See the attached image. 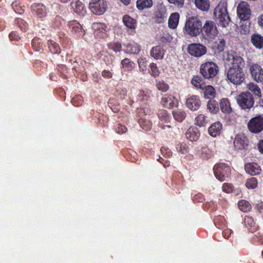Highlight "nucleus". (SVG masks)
I'll use <instances>...</instances> for the list:
<instances>
[{"instance_id": "1", "label": "nucleus", "mask_w": 263, "mask_h": 263, "mask_svg": "<svg viewBox=\"0 0 263 263\" xmlns=\"http://www.w3.org/2000/svg\"><path fill=\"white\" fill-rule=\"evenodd\" d=\"M230 62V66L227 72L228 80L235 85H241L245 80V73L243 69L245 67V61L239 55L229 54L227 58Z\"/></svg>"}, {"instance_id": "2", "label": "nucleus", "mask_w": 263, "mask_h": 263, "mask_svg": "<svg viewBox=\"0 0 263 263\" xmlns=\"http://www.w3.org/2000/svg\"><path fill=\"white\" fill-rule=\"evenodd\" d=\"M202 22L198 16H190L185 21L183 33L191 37L198 36L202 31Z\"/></svg>"}, {"instance_id": "3", "label": "nucleus", "mask_w": 263, "mask_h": 263, "mask_svg": "<svg viewBox=\"0 0 263 263\" xmlns=\"http://www.w3.org/2000/svg\"><path fill=\"white\" fill-rule=\"evenodd\" d=\"M214 14L219 25L223 27L228 26L230 18L228 14L226 3L220 2L215 8Z\"/></svg>"}, {"instance_id": "4", "label": "nucleus", "mask_w": 263, "mask_h": 263, "mask_svg": "<svg viewBox=\"0 0 263 263\" xmlns=\"http://www.w3.org/2000/svg\"><path fill=\"white\" fill-rule=\"evenodd\" d=\"M202 31L201 33L203 39L208 42H212L218 34V30L215 23L210 20L205 22L202 25Z\"/></svg>"}, {"instance_id": "5", "label": "nucleus", "mask_w": 263, "mask_h": 263, "mask_svg": "<svg viewBox=\"0 0 263 263\" xmlns=\"http://www.w3.org/2000/svg\"><path fill=\"white\" fill-rule=\"evenodd\" d=\"M218 71V66L213 62H205L200 67V73L205 79L213 78L217 75Z\"/></svg>"}, {"instance_id": "6", "label": "nucleus", "mask_w": 263, "mask_h": 263, "mask_svg": "<svg viewBox=\"0 0 263 263\" xmlns=\"http://www.w3.org/2000/svg\"><path fill=\"white\" fill-rule=\"evenodd\" d=\"M236 99L237 104L242 109H250L254 106V97L249 92H241L236 96Z\"/></svg>"}, {"instance_id": "7", "label": "nucleus", "mask_w": 263, "mask_h": 263, "mask_svg": "<svg viewBox=\"0 0 263 263\" xmlns=\"http://www.w3.org/2000/svg\"><path fill=\"white\" fill-rule=\"evenodd\" d=\"M213 171L216 178L221 181L227 180L231 174L230 166L224 163H220L215 165Z\"/></svg>"}, {"instance_id": "8", "label": "nucleus", "mask_w": 263, "mask_h": 263, "mask_svg": "<svg viewBox=\"0 0 263 263\" xmlns=\"http://www.w3.org/2000/svg\"><path fill=\"white\" fill-rule=\"evenodd\" d=\"M247 127L252 134H259L263 130V115H258L252 118L248 122Z\"/></svg>"}, {"instance_id": "9", "label": "nucleus", "mask_w": 263, "mask_h": 263, "mask_svg": "<svg viewBox=\"0 0 263 263\" xmlns=\"http://www.w3.org/2000/svg\"><path fill=\"white\" fill-rule=\"evenodd\" d=\"M187 51L191 55L200 58L206 53L207 48L200 43H191L188 45Z\"/></svg>"}, {"instance_id": "10", "label": "nucleus", "mask_w": 263, "mask_h": 263, "mask_svg": "<svg viewBox=\"0 0 263 263\" xmlns=\"http://www.w3.org/2000/svg\"><path fill=\"white\" fill-rule=\"evenodd\" d=\"M89 7L93 13L101 15L106 10L107 4L105 0H91Z\"/></svg>"}, {"instance_id": "11", "label": "nucleus", "mask_w": 263, "mask_h": 263, "mask_svg": "<svg viewBox=\"0 0 263 263\" xmlns=\"http://www.w3.org/2000/svg\"><path fill=\"white\" fill-rule=\"evenodd\" d=\"M251 9L248 3L245 1H241L237 8L238 16L241 20L246 21L250 17Z\"/></svg>"}, {"instance_id": "12", "label": "nucleus", "mask_w": 263, "mask_h": 263, "mask_svg": "<svg viewBox=\"0 0 263 263\" xmlns=\"http://www.w3.org/2000/svg\"><path fill=\"white\" fill-rule=\"evenodd\" d=\"M249 143L248 138L243 133L237 134L234 141V147L238 150L247 149Z\"/></svg>"}, {"instance_id": "13", "label": "nucleus", "mask_w": 263, "mask_h": 263, "mask_svg": "<svg viewBox=\"0 0 263 263\" xmlns=\"http://www.w3.org/2000/svg\"><path fill=\"white\" fill-rule=\"evenodd\" d=\"M31 10L37 17L43 20L47 14V9L42 3H33L31 6Z\"/></svg>"}, {"instance_id": "14", "label": "nucleus", "mask_w": 263, "mask_h": 263, "mask_svg": "<svg viewBox=\"0 0 263 263\" xmlns=\"http://www.w3.org/2000/svg\"><path fill=\"white\" fill-rule=\"evenodd\" d=\"M161 104L165 107L171 109L177 107L178 100L172 95L165 94L161 98Z\"/></svg>"}, {"instance_id": "15", "label": "nucleus", "mask_w": 263, "mask_h": 263, "mask_svg": "<svg viewBox=\"0 0 263 263\" xmlns=\"http://www.w3.org/2000/svg\"><path fill=\"white\" fill-rule=\"evenodd\" d=\"M201 101L198 96L192 95L186 100V105L192 111L197 110L200 107Z\"/></svg>"}, {"instance_id": "16", "label": "nucleus", "mask_w": 263, "mask_h": 263, "mask_svg": "<svg viewBox=\"0 0 263 263\" xmlns=\"http://www.w3.org/2000/svg\"><path fill=\"white\" fill-rule=\"evenodd\" d=\"M250 70L254 79L257 82L263 81V69L257 64H253L250 66Z\"/></svg>"}, {"instance_id": "17", "label": "nucleus", "mask_w": 263, "mask_h": 263, "mask_svg": "<svg viewBox=\"0 0 263 263\" xmlns=\"http://www.w3.org/2000/svg\"><path fill=\"white\" fill-rule=\"evenodd\" d=\"M165 52L163 46L158 45L152 48L150 50V55L155 60H162Z\"/></svg>"}, {"instance_id": "18", "label": "nucleus", "mask_w": 263, "mask_h": 263, "mask_svg": "<svg viewBox=\"0 0 263 263\" xmlns=\"http://www.w3.org/2000/svg\"><path fill=\"white\" fill-rule=\"evenodd\" d=\"M68 26L72 32L78 36H82L85 34V31L80 24L76 20L69 22Z\"/></svg>"}, {"instance_id": "19", "label": "nucleus", "mask_w": 263, "mask_h": 263, "mask_svg": "<svg viewBox=\"0 0 263 263\" xmlns=\"http://www.w3.org/2000/svg\"><path fill=\"white\" fill-rule=\"evenodd\" d=\"M200 135V132L198 128L190 127L185 133V137L191 141H196Z\"/></svg>"}, {"instance_id": "20", "label": "nucleus", "mask_w": 263, "mask_h": 263, "mask_svg": "<svg viewBox=\"0 0 263 263\" xmlns=\"http://www.w3.org/2000/svg\"><path fill=\"white\" fill-rule=\"evenodd\" d=\"M226 46V41L222 38H218L212 43V48L215 53H220L224 51Z\"/></svg>"}, {"instance_id": "21", "label": "nucleus", "mask_w": 263, "mask_h": 263, "mask_svg": "<svg viewBox=\"0 0 263 263\" xmlns=\"http://www.w3.org/2000/svg\"><path fill=\"white\" fill-rule=\"evenodd\" d=\"M167 17L166 10L165 8H159L155 12L154 20L156 23L161 24L164 23Z\"/></svg>"}, {"instance_id": "22", "label": "nucleus", "mask_w": 263, "mask_h": 263, "mask_svg": "<svg viewBox=\"0 0 263 263\" xmlns=\"http://www.w3.org/2000/svg\"><path fill=\"white\" fill-rule=\"evenodd\" d=\"M245 168L246 172L252 176L259 174L261 171L260 166L256 163H247L245 164Z\"/></svg>"}, {"instance_id": "23", "label": "nucleus", "mask_w": 263, "mask_h": 263, "mask_svg": "<svg viewBox=\"0 0 263 263\" xmlns=\"http://www.w3.org/2000/svg\"><path fill=\"white\" fill-rule=\"evenodd\" d=\"M244 223L248 230L251 233L256 231L258 229V226L251 216H246L244 218Z\"/></svg>"}, {"instance_id": "24", "label": "nucleus", "mask_w": 263, "mask_h": 263, "mask_svg": "<svg viewBox=\"0 0 263 263\" xmlns=\"http://www.w3.org/2000/svg\"><path fill=\"white\" fill-rule=\"evenodd\" d=\"M222 125L220 122H216L213 123L209 128L208 132L209 134L215 137L219 135L222 129Z\"/></svg>"}, {"instance_id": "25", "label": "nucleus", "mask_w": 263, "mask_h": 263, "mask_svg": "<svg viewBox=\"0 0 263 263\" xmlns=\"http://www.w3.org/2000/svg\"><path fill=\"white\" fill-rule=\"evenodd\" d=\"M125 48V52L127 53L137 54L141 51V46L135 42L127 44Z\"/></svg>"}, {"instance_id": "26", "label": "nucleus", "mask_w": 263, "mask_h": 263, "mask_svg": "<svg viewBox=\"0 0 263 263\" xmlns=\"http://www.w3.org/2000/svg\"><path fill=\"white\" fill-rule=\"evenodd\" d=\"M220 108L224 114H230L232 111L230 101L227 98H222L220 100Z\"/></svg>"}, {"instance_id": "27", "label": "nucleus", "mask_w": 263, "mask_h": 263, "mask_svg": "<svg viewBox=\"0 0 263 263\" xmlns=\"http://www.w3.org/2000/svg\"><path fill=\"white\" fill-rule=\"evenodd\" d=\"M179 13L174 12L172 13L168 21V27L173 29L176 28L179 23Z\"/></svg>"}, {"instance_id": "28", "label": "nucleus", "mask_w": 263, "mask_h": 263, "mask_svg": "<svg viewBox=\"0 0 263 263\" xmlns=\"http://www.w3.org/2000/svg\"><path fill=\"white\" fill-rule=\"evenodd\" d=\"M204 97L210 100L213 99L216 96V91L214 87L211 85H205L203 87Z\"/></svg>"}, {"instance_id": "29", "label": "nucleus", "mask_w": 263, "mask_h": 263, "mask_svg": "<svg viewBox=\"0 0 263 263\" xmlns=\"http://www.w3.org/2000/svg\"><path fill=\"white\" fill-rule=\"evenodd\" d=\"M251 43L257 49L263 48V36L259 34H253L251 36Z\"/></svg>"}, {"instance_id": "30", "label": "nucleus", "mask_w": 263, "mask_h": 263, "mask_svg": "<svg viewBox=\"0 0 263 263\" xmlns=\"http://www.w3.org/2000/svg\"><path fill=\"white\" fill-rule=\"evenodd\" d=\"M153 5L152 0H137L136 7L139 10L151 8Z\"/></svg>"}, {"instance_id": "31", "label": "nucleus", "mask_w": 263, "mask_h": 263, "mask_svg": "<svg viewBox=\"0 0 263 263\" xmlns=\"http://www.w3.org/2000/svg\"><path fill=\"white\" fill-rule=\"evenodd\" d=\"M172 115L174 119L178 122H182L186 116L185 111L181 109H177L173 110Z\"/></svg>"}, {"instance_id": "32", "label": "nucleus", "mask_w": 263, "mask_h": 263, "mask_svg": "<svg viewBox=\"0 0 263 263\" xmlns=\"http://www.w3.org/2000/svg\"><path fill=\"white\" fill-rule=\"evenodd\" d=\"M124 24L129 29H135L136 28V21L128 15H125L123 17Z\"/></svg>"}, {"instance_id": "33", "label": "nucleus", "mask_w": 263, "mask_h": 263, "mask_svg": "<svg viewBox=\"0 0 263 263\" xmlns=\"http://www.w3.org/2000/svg\"><path fill=\"white\" fill-rule=\"evenodd\" d=\"M151 97V92L148 90H140L137 95L138 101L145 103L148 101Z\"/></svg>"}, {"instance_id": "34", "label": "nucleus", "mask_w": 263, "mask_h": 263, "mask_svg": "<svg viewBox=\"0 0 263 263\" xmlns=\"http://www.w3.org/2000/svg\"><path fill=\"white\" fill-rule=\"evenodd\" d=\"M191 84L197 89H203V87L205 85L202 78L199 76H194L191 80Z\"/></svg>"}, {"instance_id": "35", "label": "nucleus", "mask_w": 263, "mask_h": 263, "mask_svg": "<svg viewBox=\"0 0 263 263\" xmlns=\"http://www.w3.org/2000/svg\"><path fill=\"white\" fill-rule=\"evenodd\" d=\"M207 108L209 111L213 114H217L219 110V105L217 101L214 100H210L208 102Z\"/></svg>"}, {"instance_id": "36", "label": "nucleus", "mask_w": 263, "mask_h": 263, "mask_svg": "<svg viewBox=\"0 0 263 263\" xmlns=\"http://www.w3.org/2000/svg\"><path fill=\"white\" fill-rule=\"evenodd\" d=\"M70 6L77 13H82L84 9V5L79 0H72L70 3Z\"/></svg>"}, {"instance_id": "37", "label": "nucleus", "mask_w": 263, "mask_h": 263, "mask_svg": "<svg viewBox=\"0 0 263 263\" xmlns=\"http://www.w3.org/2000/svg\"><path fill=\"white\" fill-rule=\"evenodd\" d=\"M208 123V117L203 114H199L195 118V124L200 127L205 126Z\"/></svg>"}, {"instance_id": "38", "label": "nucleus", "mask_w": 263, "mask_h": 263, "mask_svg": "<svg viewBox=\"0 0 263 263\" xmlns=\"http://www.w3.org/2000/svg\"><path fill=\"white\" fill-rule=\"evenodd\" d=\"M196 6L202 11H208L210 8L209 0H195Z\"/></svg>"}, {"instance_id": "39", "label": "nucleus", "mask_w": 263, "mask_h": 263, "mask_svg": "<svg viewBox=\"0 0 263 263\" xmlns=\"http://www.w3.org/2000/svg\"><path fill=\"white\" fill-rule=\"evenodd\" d=\"M48 48L52 54H59L61 53V48L59 44L52 40L48 41Z\"/></svg>"}, {"instance_id": "40", "label": "nucleus", "mask_w": 263, "mask_h": 263, "mask_svg": "<svg viewBox=\"0 0 263 263\" xmlns=\"http://www.w3.org/2000/svg\"><path fill=\"white\" fill-rule=\"evenodd\" d=\"M121 63L123 68L127 71L132 70L135 66V63L128 58L122 60Z\"/></svg>"}, {"instance_id": "41", "label": "nucleus", "mask_w": 263, "mask_h": 263, "mask_svg": "<svg viewBox=\"0 0 263 263\" xmlns=\"http://www.w3.org/2000/svg\"><path fill=\"white\" fill-rule=\"evenodd\" d=\"M247 88L257 97L260 98L261 97V90L257 84L250 83L247 85Z\"/></svg>"}, {"instance_id": "42", "label": "nucleus", "mask_w": 263, "mask_h": 263, "mask_svg": "<svg viewBox=\"0 0 263 263\" xmlns=\"http://www.w3.org/2000/svg\"><path fill=\"white\" fill-rule=\"evenodd\" d=\"M175 147L177 152L181 154H186L189 152V147L184 142H180L177 144Z\"/></svg>"}, {"instance_id": "43", "label": "nucleus", "mask_w": 263, "mask_h": 263, "mask_svg": "<svg viewBox=\"0 0 263 263\" xmlns=\"http://www.w3.org/2000/svg\"><path fill=\"white\" fill-rule=\"evenodd\" d=\"M238 206L240 210L243 212H247L251 210V205L250 203L245 200H241L238 201Z\"/></svg>"}, {"instance_id": "44", "label": "nucleus", "mask_w": 263, "mask_h": 263, "mask_svg": "<svg viewBox=\"0 0 263 263\" xmlns=\"http://www.w3.org/2000/svg\"><path fill=\"white\" fill-rule=\"evenodd\" d=\"M158 117L159 119L166 123L170 122L171 116L168 112L165 109H160L158 112Z\"/></svg>"}, {"instance_id": "45", "label": "nucleus", "mask_w": 263, "mask_h": 263, "mask_svg": "<svg viewBox=\"0 0 263 263\" xmlns=\"http://www.w3.org/2000/svg\"><path fill=\"white\" fill-rule=\"evenodd\" d=\"M138 123L141 127L145 130H149L151 129L152 125V122L149 120H146L145 118H141L139 119Z\"/></svg>"}, {"instance_id": "46", "label": "nucleus", "mask_w": 263, "mask_h": 263, "mask_svg": "<svg viewBox=\"0 0 263 263\" xmlns=\"http://www.w3.org/2000/svg\"><path fill=\"white\" fill-rule=\"evenodd\" d=\"M14 23L22 31L26 32L28 30V25L27 23L22 18H16L15 20Z\"/></svg>"}, {"instance_id": "47", "label": "nucleus", "mask_w": 263, "mask_h": 263, "mask_svg": "<svg viewBox=\"0 0 263 263\" xmlns=\"http://www.w3.org/2000/svg\"><path fill=\"white\" fill-rule=\"evenodd\" d=\"M258 184V181L256 178L251 177L247 180L246 186L249 189H255Z\"/></svg>"}, {"instance_id": "48", "label": "nucleus", "mask_w": 263, "mask_h": 263, "mask_svg": "<svg viewBox=\"0 0 263 263\" xmlns=\"http://www.w3.org/2000/svg\"><path fill=\"white\" fill-rule=\"evenodd\" d=\"M11 6L14 11L18 14H23L24 12V7L21 6L18 1H15L12 2Z\"/></svg>"}, {"instance_id": "49", "label": "nucleus", "mask_w": 263, "mask_h": 263, "mask_svg": "<svg viewBox=\"0 0 263 263\" xmlns=\"http://www.w3.org/2000/svg\"><path fill=\"white\" fill-rule=\"evenodd\" d=\"M108 49L116 52H120L122 49V45L119 42H111L107 44Z\"/></svg>"}, {"instance_id": "50", "label": "nucleus", "mask_w": 263, "mask_h": 263, "mask_svg": "<svg viewBox=\"0 0 263 263\" xmlns=\"http://www.w3.org/2000/svg\"><path fill=\"white\" fill-rule=\"evenodd\" d=\"M213 156V152L206 147L201 148V157L205 160L211 158Z\"/></svg>"}, {"instance_id": "51", "label": "nucleus", "mask_w": 263, "mask_h": 263, "mask_svg": "<svg viewBox=\"0 0 263 263\" xmlns=\"http://www.w3.org/2000/svg\"><path fill=\"white\" fill-rule=\"evenodd\" d=\"M92 28L95 32H103V31L105 30L106 27L104 23L96 22L92 24Z\"/></svg>"}, {"instance_id": "52", "label": "nucleus", "mask_w": 263, "mask_h": 263, "mask_svg": "<svg viewBox=\"0 0 263 263\" xmlns=\"http://www.w3.org/2000/svg\"><path fill=\"white\" fill-rule=\"evenodd\" d=\"M156 86L157 88L162 92H166L170 88L168 84L163 81H158Z\"/></svg>"}, {"instance_id": "53", "label": "nucleus", "mask_w": 263, "mask_h": 263, "mask_svg": "<svg viewBox=\"0 0 263 263\" xmlns=\"http://www.w3.org/2000/svg\"><path fill=\"white\" fill-rule=\"evenodd\" d=\"M31 45L33 49L36 51H40L41 48V42L39 38L35 37L32 40Z\"/></svg>"}, {"instance_id": "54", "label": "nucleus", "mask_w": 263, "mask_h": 263, "mask_svg": "<svg viewBox=\"0 0 263 263\" xmlns=\"http://www.w3.org/2000/svg\"><path fill=\"white\" fill-rule=\"evenodd\" d=\"M150 68L151 71V74L152 76L156 77L159 75L160 72L156 64L154 63H151L150 64Z\"/></svg>"}, {"instance_id": "55", "label": "nucleus", "mask_w": 263, "mask_h": 263, "mask_svg": "<svg viewBox=\"0 0 263 263\" xmlns=\"http://www.w3.org/2000/svg\"><path fill=\"white\" fill-rule=\"evenodd\" d=\"M115 130L116 133L119 134H123L127 132V128L125 126L118 123L115 125Z\"/></svg>"}, {"instance_id": "56", "label": "nucleus", "mask_w": 263, "mask_h": 263, "mask_svg": "<svg viewBox=\"0 0 263 263\" xmlns=\"http://www.w3.org/2000/svg\"><path fill=\"white\" fill-rule=\"evenodd\" d=\"M234 190V186L232 183H224L222 186V190L223 192L227 193H230L233 192Z\"/></svg>"}, {"instance_id": "57", "label": "nucleus", "mask_w": 263, "mask_h": 263, "mask_svg": "<svg viewBox=\"0 0 263 263\" xmlns=\"http://www.w3.org/2000/svg\"><path fill=\"white\" fill-rule=\"evenodd\" d=\"M204 197L202 194L198 193L195 195L192 198L193 201L194 203L202 202L204 201Z\"/></svg>"}, {"instance_id": "58", "label": "nucleus", "mask_w": 263, "mask_h": 263, "mask_svg": "<svg viewBox=\"0 0 263 263\" xmlns=\"http://www.w3.org/2000/svg\"><path fill=\"white\" fill-rule=\"evenodd\" d=\"M83 100L80 96H76L72 98V103L74 106H78L82 104Z\"/></svg>"}, {"instance_id": "59", "label": "nucleus", "mask_w": 263, "mask_h": 263, "mask_svg": "<svg viewBox=\"0 0 263 263\" xmlns=\"http://www.w3.org/2000/svg\"><path fill=\"white\" fill-rule=\"evenodd\" d=\"M58 70L60 72L61 77L65 79L67 78L66 75V72L65 71H67V67L63 65H62L61 66H59Z\"/></svg>"}, {"instance_id": "60", "label": "nucleus", "mask_w": 263, "mask_h": 263, "mask_svg": "<svg viewBox=\"0 0 263 263\" xmlns=\"http://www.w3.org/2000/svg\"><path fill=\"white\" fill-rule=\"evenodd\" d=\"M168 2L173 4L179 8L183 7L184 0H168Z\"/></svg>"}, {"instance_id": "61", "label": "nucleus", "mask_w": 263, "mask_h": 263, "mask_svg": "<svg viewBox=\"0 0 263 263\" xmlns=\"http://www.w3.org/2000/svg\"><path fill=\"white\" fill-rule=\"evenodd\" d=\"M9 37L11 41H18L20 39V36L16 31H12L9 34Z\"/></svg>"}, {"instance_id": "62", "label": "nucleus", "mask_w": 263, "mask_h": 263, "mask_svg": "<svg viewBox=\"0 0 263 263\" xmlns=\"http://www.w3.org/2000/svg\"><path fill=\"white\" fill-rule=\"evenodd\" d=\"M232 233V231L231 229H227L222 232V235L225 238L228 239L230 237Z\"/></svg>"}, {"instance_id": "63", "label": "nucleus", "mask_w": 263, "mask_h": 263, "mask_svg": "<svg viewBox=\"0 0 263 263\" xmlns=\"http://www.w3.org/2000/svg\"><path fill=\"white\" fill-rule=\"evenodd\" d=\"M102 76L104 78L110 79L112 77V73L109 70H104L102 72Z\"/></svg>"}, {"instance_id": "64", "label": "nucleus", "mask_w": 263, "mask_h": 263, "mask_svg": "<svg viewBox=\"0 0 263 263\" xmlns=\"http://www.w3.org/2000/svg\"><path fill=\"white\" fill-rule=\"evenodd\" d=\"M161 153L166 157H170L172 156V152L168 149H166L165 148H162L161 149Z\"/></svg>"}]
</instances>
